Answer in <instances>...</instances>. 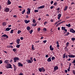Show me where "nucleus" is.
Masks as SVG:
<instances>
[{
    "mask_svg": "<svg viewBox=\"0 0 75 75\" xmlns=\"http://www.w3.org/2000/svg\"><path fill=\"white\" fill-rule=\"evenodd\" d=\"M38 71L39 72H41L42 71V72H45V68H44L43 67H42L41 68H39Z\"/></svg>",
    "mask_w": 75,
    "mask_h": 75,
    "instance_id": "nucleus-1",
    "label": "nucleus"
},
{
    "mask_svg": "<svg viewBox=\"0 0 75 75\" xmlns=\"http://www.w3.org/2000/svg\"><path fill=\"white\" fill-rule=\"evenodd\" d=\"M6 68H7V69H8V68L13 69L11 65L10 64H8L6 65Z\"/></svg>",
    "mask_w": 75,
    "mask_h": 75,
    "instance_id": "nucleus-2",
    "label": "nucleus"
},
{
    "mask_svg": "<svg viewBox=\"0 0 75 75\" xmlns=\"http://www.w3.org/2000/svg\"><path fill=\"white\" fill-rule=\"evenodd\" d=\"M4 11H5V12L8 13V12H9L10 11V8L8 7H6L4 9Z\"/></svg>",
    "mask_w": 75,
    "mask_h": 75,
    "instance_id": "nucleus-3",
    "label": "nucleus"
},
{
    "mask_svg": "<svg viewBox=\"0 0 75 75\" xmlns=\"http://www.w3.org/2000/svg\"><path fill=\"white\" fill-rule=\"evenodd\" d=\"M19 58L18 57H15L13 58V60L14 62H17V61H18L19 60Z\"/></svg>",
    "mask_w": 75,
    "mask_h": 75,
    "instance_id": "nucleus-4",
    "label": "nucleus"
},
{
    "mask_svg": "<svg viewBox=\"0 0 75 75\" xmlns=\"http://www.w3.org/2000/svg\"><path fill=\"white\" fill-rule=\"evenodd\" d=\"M27 62L28 63V64H32L33 62V60H30V59H28L27 60H26Z\"/></svg>",
    "mask_w": 75,
    "mask_h": 75,
    "instance_id": "nucleus-5",
    "label": "nucleus"
},
{
    "mask_svg": "<svg viewBox=\"0 0 75 75\" xmlns=\"http://www.w3.org/2000/svg\"><path fill=\"white\" fill-rule=\"evenodd\" d=\"M62 30H64L65 32L66 33L67 32V30L65 29V27H62Z\"/></svg>",
    "mask_w": 75,
    "mask_h": 75,
    "instance_id": "nucleus-6",
    "label": "nucleus"
},
{
    "mask_svg": "<svg viewBox=\"0 0 75 75\" xmlns=\"http://www.w3.org/2000/svg\"><path fill=\"white\" fill-rule=\"evenodd\" d=\"M65 57L66 58H68V55H66V54L65 53L63 55V58L65 59Z\"/></svg>",
    "mask_w": 75,
    "mask_h": 75,
    "instance_id": "nucleus-7",
    "label": "nucleus"
},
{
    "mask_svg": "<svg viewBox=\"0 0 75 75\" xmlns=\"http://www.w3.org/2000/svg\"><path fill=\"white\" fill-rule=\"evenodd\" d=\"M70 31L71 33H75V30H74L73 28H71L70 30Z\"/></svg>",
    "mask_w": 75,
    "mask_h": 75,
    "instance_id": "nucleus-8",
    "label": "nucleus"
},
{
    "mask_svg": "<svg viewBox=\"0 0 75 75\" xmlns=\"http://www.w3.org/2000/svg\"><path fill=\"white\" fill-rule=\"evenodd\" d=\"M45 8V6L43 5L42 6H41L40 7H39L38 8V9H41V8Z\"/></svg>",
    "mask_w": 75,
    "mask_h": 75,
    "instance_id": "nucleus-9",
    "label": "nucleus"
},
{
    "mask_svg": "<svg viewBox=\"0 0 75 75\" xmlns=\"http://www.w3.org/2000/svg\"><path fill=\"white\" fill-rule=\"evenodd\" d=\"M6 37V38H8V35L6 34L3 35L1 36V37Z\"/></svg>",
    "mask_w": 75,
    "mask_h": 75,
    "instance_id": "nucleus-10",
    "label": "nucleus"
},
{
    "mask_svg": "<svg viewBox=\"0 0 75 75\" xmlns=\"http://www.w3.org/2000/svg\"><path fill=\"white\" fill-rule=\"evenodd\" d=\"M20 39H17L16 41V42L18 44H20Z\"/></svg>",
    "mask_w": 75,
    "mask_h": 75,
    "instance_id": "nucleus-11",
    "label": "nucleus"
},
{
    "mask_svg": "<svg viewBox=\"0 0 75 75\" xmlns=\"http://www.w3.org/2000/svg\"><path fill=\"white\" fill-rule=\"evenodd\" d=\"M61 17V14L59 13L58 15V20H60V18Z\"/></svg>",
    "mask_w": 75,
    "mask_h": 75,
    "instance_id": "nucleus-12",
    "label": "nucleus"
},
{
    "mask_svg": "<svg viewBox=\"0 0 75 75\" xmlns=\"http://www.w3.org/2000/svg\"><path fill=\"white\" fill-rule=\"evenodd\" d=\"M18 67H23V64L21 63L20 62H19L18 63Z\"/></svg>",
    "mask_w": 75,
    "mask_h": 75,
    "instance_id": "nucleus-13",
    "label": "nucleus"
},
{
    "mask_svg": "<svg viewBox=\"0 0 75 75\" xmlns=\"http://www.w3.org/2000/svg\"><path fill=\"white\" fill-rule=\"evenodd\" d=\"M47 61H48V62H51V57H50L47 60Z\"/></svg>",
    "mask_w": 75,
    "mask_h": 75,
    "instance_id": "nucleus-14",
    "label": "nucleus"
},
{
    "mask_svg": "<svg viewBox=\"0 0 75 75\" xmlns=\"http://www.w3.org/2000/svg\"><path fill=\"white\" fill-rule=\"evenodd\" d=\"M58 69V66H55L54 68V71Z\"/></svg>",
    "mask_w": 75,
    "mask_h": 75,
    "instance_id": "nucleus-15",
    "label": "nucleus"
},
{
    "mask_svg": "<svg viewBox=\"0 0 75 75\" xmlns=\"http://www.w3.org/2000/svg\"><path fill=\"white\" fill-rule=\"evenodd\" d=\"M7 3L8 5H10L11 4V2L10 1V0H8Z\"/></svg>",
    "mask_w": 75,
    "mask_h": 75,
    "instance_id": "nucleus-16",
    "label": "nucleus"
},
{
    "mask_svg": "<svg viewBox=\"0 0 75 75\" xmlns=\"http://www.w3.org/2000/svg\"><path fill=\"white\" fill-rule=\"evenodd\" d=\"M24 22L26 23V24H28L30 21V20H29L28 21H27V20H25L24 21Z\"/></svg>",
    "mask_w": 75,
    "mask_h": 75,
    "instance_id": "nucleus-17",
    "label": "nucleus"
},
{
    "mask_svg": "<svg viewBox=\"0 0 75 75\" xmlns=\"http://www.w3.org/2000/svg\"><path fill=\"white\" fill-rule=\"evenodd\" d=\"M68 57H69V58H73V54H69L68 55Z\"/></svg>",
    "mask_w": 75,
    "mask_h": 75,
    "instance_id": "nucleus-18",
    "label": "nucleus"
},
{
    "mask_svg": "<svg viewBox=\"0 0 75 75\" xmlns=\"http://www.w3.org/2000/svg\"><path fill=\"white\" fill-rule=\"evenodd\" d=\"M50 50H51V51H53V50H54V48L52 47V45H51L50 46Z\"/></svg>",
    "mask_w": 75,
    "mask_h": 75,
    "instance_id": "nucleus-19",
    "label": "nucleus"
},
{
    "mask_svg": "<svg viewBox=\"0 0 75 75\" xmlns=\"http://www.w3.org/2000/svg\"><path fill=\"white\" fill-rule=\"evenodd\" d=\"M6 24L7 23L6 22H4L2 23V25L3 26H5V25H6Z\"/></svg>",
    "mask_w": 75,
    "mask_h": 75,
    "instance_id": "nucleus-20",
    "label": "nucleus"
},
{
    "mask_svg": "<svg viewBox=\"0 0 75 75\" xmlns=\"http://www.w3.org/2000/svg\"><path fill=\"white\" fill-rule=\"evenodd\" d=\"M8 60H4V62L5 64H8Z\"/></svg>",
    "mask_w": 75,
    "mask_h": 75,
    "instance_id": "nucleus-21",
    "label": "nucleus"
},
{
    "mask_svg": "<svg viewBox=\"0 0 75 75\" xmlns=\"http://www.w3.org/2000/svg\"><path fill=\"white\" fill-rule=\"evenodd\" d=\"M68 9V6H65V8L64 9V11H66Z\"/></svg>",
    "mask_w": 75,
    "mask_h": 75,
    "instance_id": "nucleus-22",
    "label": "nucleus"
},
{
    "mask_svg": "<svg viewBox=\"0 0 75 75\" xmlns=\"http://www.w3.org/2000/svg\"><path fill=\"white\" fill-rule=\"evenodd\" d=\"M26 29L28 31L29 30H30V27L29 26H28L26 28Z\"/></svg>",
    "mask_w": 75,
    "mask_h": 75,
    "instance_id": "nucleus-23",
    "label": "nucleus"
},
{
    "mask_svg": "<svg viewBox=\"0 0 75 75\" xmlns=\"http://www.w3.org/2000/svg\"><path fill=\"white\" fill-rule=\"evenodd\" d=\"M16 47L17 48H19L20 47V45L17 44Z\"/></svg>",
    "mask_w": 75,
    "mask_h": 75,
    "instance_id": "nucleus-24",
    "label": "nucleus"
},
{
    "mask_svg": "<svg viewBox=\"0 0 75 75\" xmlns=\"http://www.w3.org/2000/svg\"><path fill=\"white\" fill-rule=\"evenodd\" d=\"M5 31H10V28H6V29Z\"/></svg>",
    "mask_w": 75,
    "mask_h": 75,
    "instance_id": "nucleus-25",
    "label": "nucleus"
},
{
    "mask_svg": "<svg viewBox=\"0 0 75 75\" xmlns=\"http://www.w3.org/2000/svg\"><path fill=\"white\" fill-rule=\"evenodd\" d=\"M21 33V30H19L18 31L17 34H20Z\"/></svg>",
    "mask_w": 75,
    "mask_h": 75,
    "instance_id": "nucleus-26",
    "label": "nucleus"
},
{
    "mask_svg": "<svg viewBox=\"0 0 75 75\" xmlns=\"http://www.w3.org/2000/svg\"><path fill=\"white\" fill-rule=\"evenodd\" d=\"M32 49L33 50H35V48L34 47V45H33L32 46Z\"/></svg>",
    "mask_w": 75,
    "mask_h": 75,
    "instance_id": "nucleus-27",
    "label": "nucleus"
},
{
    "mask_svg": "<svg viewBox=\"0 0 75 75\" xmlns=\"http://www.w3.org/2000/svg\"><path fill=\"white\" fill-rule=\"evenodd\" d=\"M25 9H23L22 13V14H24V13H25Z\"/></svg>",
    "mask_w": 75,
    "mask_h": 75,
    "instance_id": "nucleus-28",
    "label": "nucleus"
},
{
    "mask_svg": "<svg viewBox=\"0 0 75 75\" xmlns=\"http://www.w3.org/2000/svg\"><path fill=\"white\" fill-rule=\"evenodd\" d=\"M51 59L52 61L55 59V57H52L51 58Z\"/></svg>",
    "mask_w": 75,
    "mask_h": 75,
    "instance_id": "nucleus-29",
    "label": "nucleus"
},
{
    "mask_svg": "<svg viewBox=\"0 0 75 75\" xmlns=\"http://www.w3.org/2000/svg\"><path fill=\"white\" fill-rule=\"evenodd\" d=\"M13 32H14V30H11V31L10 32V33H11V34H13Z\"/></svg>",
    "mask_w": 75,
    "mask_h": 75,
    "instance_id": "nucleus-30",
    "label": "nucleus"
},
{
    "mask_svg": "<svg viewBox=\"0 0 75 75\" xmlns=\"http://www.w3.org/2000/svg\"><path fill=\"white\" fill-rule=\"evenodd\" d=\"M37 25V23H36V24H32V26H33V27H35Z\"/></svg>",
    "mask_w": 75,
    "mask_h": 75,
    "instance_id": "nucleus-31",
    "label": "nucleus"
},
{
    "mask_svg": "<svg viewBox=\"0 0 75 75\" xmlns=\"http://www.w3.org/2000/svg\"><path fill=\"white\" fill-rule=\"evenodd\" d=\"M66 26H67V27H70V26H71V25L70 24V23H69V24H66Z\"/></svg>",
    "mask_w": 75,
    "mask_h": 75,
    "instance_id": "nucleus-32",
    "label": "nucleus"
},
{
    "mask_svg": "<svg viewBox=\"0 0 75 75\" xmlns=\"http://www.w3.org/2000/svg\"><path fill=\"white\" fill-rule=\"evenodd\" d=\"M13 51H14V52H15L17 51V49H16L15 48L13 49Z\"/></svg>",
    "mask_w": 75,
    "mask_h": 75,
    "instance_id": "nucleus-33",
    "label": "nucleus"
},
{
    "mask_svg": "<svg viewBox=\"0 0 75 75\" xmlns=\"http://www.w3.org/2000/svg\"><path fill=\"white\" fill-rule=\"evenodd\" d=\"M33 30H31L30 31V34H32V33H33Z\"/></svg>",
    "mask_w": 75,
    "mask_h": 75,
    "instance_id": "nucleus-34",
    "label": "nucleus"
},
{
    "mask_svg": "<svg viewBox=\"0 0 75 75\" xmlns=\"http://www.w3.org/2000/svg\"><path fill=\"white\" fill-rule=\"evenodd\" d=\"M9 48H13V46L12 45H9Z\"/></svg>",
    "mask_w": 75,
    "mask_h": 75,
    "instance_id": "nucleus-35",
    "label": "nucleus"
},
{
    "mask_svg": "<svg viewBox=\"0 0 75 75\" xmlns=\"http://www.w3.org/2000/svg\"><path fill=\"white\" fill-rule=\"evenodd\" d=\"M53 5H54V6H56L57 5V2H54V4Z\"/></svg>",
    "mask_w": 75,
    "mask_h": 75,
    "instance_id": "nucleus-36",
    "label": "nucleus"
},
{
    "mask_svg": "<svg viewBox=\"0 0 75 75\" xmlns=\"http://www.w3.org/2000/svg\"><path fill=\"white\" fill-rule=\"evenodd\" d=\"M43 31H47V28H43Z\"/></svg>",
    "mask_w": 75,
    "mask_h": 75,
    "instance_id": "nucleus-37",
    "label": "nucleus"
},
{
    "mask_svg": "<svg viewBox=\"0 0 75 75\" xmlns=\"http://www.w3.org/2000/svg\"><path fill=\"white\" fill-rule=\"evenodd\" d=\"M33 23H35V22H36V21H35V19H33Z\"/></svg>",
    "mask_w": 75,
    "mask_h": 75,
    "instance_id": "nucleus-38",
    "label": "nucleus"
},
{
    "mask_svg": "<svg viewBox=\"0 0 75 75\" xmlns=\"http://www.w3.org/2000/svg\"><path fill=\"white\" fill-rule=\"evenodd\" d=\"M31 12L29 11H27V14H30Z\"/></svg>",
    "mask_w": 75,
    "mask_h": 75,
    "instance_id": "nucleus-39",
    "label": "nucleus"
},
{
    "mask_svg": "<svg viewBox=\"0 0 75 75\" xmlns=\"http://www.w3.org/2000/svg\"><path fill=\"white\" fill-rule=\"evenodd\" d=\"M69 45V42H67L66 44V47H68Z\"/></svg>",
    "mask_w": 75,
    "mask_h": 75,
    "instance_id": "nucleus-40",
    "label": "nucleus"
},
{
    "mask_svg": "<svg viewBox=\"0 0 75 75\" xmlns=\"http://www.w3.org/2000/svg\"><path fill=\"white\" fill-rule=\"evenodd\" d=\"M27 10H28V11H30L31 12V9L28 8L27 9Z\"/></svg>",
    "mask_w": 75,
    "mask_h": 75,
    "instance_id": "nucleus-41",
    "label": "nucleus"
},
{
    "mask_svg": "<svg viewBox=\"0 0 75 75\" xmlns=\"http://www.w3.org/2000/svg\"><path fill=\"white\" fill-rule=\"evenodd\" d=\"M48 23V22L47 21H45L44 23V25H46V24H47Z\"/></svg>",
    "mask_w": 75,
    "mask_h": 75,
    "instance_id": "nucleus-42",
    "label": "nucleus"
},
{
    "mask_svg": "<svg viewBox=\"0 0 75 75\" xmlns=\"http://www.w3.org/2000/svg\"><path fill=\"white\" fill-rule=\"evenodd\" d=\"M13 67H14V68H16L17 67H16V66L14 64H13Z\"/></svg>",
    "mask_w": 75,
    "mask_h": 75,
    "instance_id": "nucleus-43",
    "label": "nucleus"
},
{
    "mask_svg": "<svg viewBox=\"0 0 75 75\" xmlns=\"http://www.w3.org/2000/svg\"><path fill=\"white\" fill-rule=\"evenodd\" d=\"M73 64H74V65L75 66V60H73V62H72Z\"/></svg>",
    "mask_w": 75,
    "mask_h": 75,
    "instance_id": "nucleus-44",
    "label": "nucleus"
},
{
    "mask_svg": "<svg viewBox=\"0 0 75 75\" xmlns=\"http://www.w3.org/2000/svg\"><path fill=\"white\" fill-rule=\"evenodd\" d=\"M47 40H45L43 41V42L44 43H46V42H47Z\"/></svg>",
    "mask_w": 75,
    "mask_h": 75,
    "instance_id": "nucleus-45",
    "label": "nucleus"
},
{
    "mask_svg": "<svg viewBox=\"0 0 75 75\" xmlns=\"http://www.w3.org/2000/svg\"><path fill=\"white\" fill-rule=\"evenodd\" d=\"M71 40H72V41H75V38H71Z\"/></svg>",
    "mask_w": 75,
    "mask_h": 75,
    "instance_id": "nucleus-46",
    "label": "nucleus"
},
{
    "mask_svg": "<svg viewBox=\"0 0 75 75\" xmlns=\"http://www.w3.org/2000/svg\"><path fill=\"white\" fill-rule=\"evenodd\" d=\"M34 12H35V13H37V12H38V10H34Z\"/></svg>",
    "mask_w": 75,
    "mask_h": 75,
    "instance_id": "nucleus-47",
    "label": "nucleus"
},
{
    "mask_svg": "<svg viewBox=\"0 0 75 75\" xmlns=\"http://www.w3.org/2000/svg\"><path fill=\"white\" fill-rule=\"evenodd\" d=\"M64 49H66V51H67V50H68V48H67V46L64 48Z\"/></svg>",
    "mask_w": 75,
    "mask_h": 75,
    "instance_id": "nucleus-48",
    "label": "nucleus"
},
{
    "mask_svg": "<svg viewBox=\"0 0 75 75\" xmlns=\"http://www.w3.org/2000/svg\"><path fill=\"white\" fill-rule=\"evenodd\" d=\"M40 31V28H39L38 29V32H39Z\"/></svg>",
    "mask_w": 75,
    "mask_h": 75,
    "instance_id": "nucleus-49",
    "label": "nucleus"
},
{
    "mask_svg": "<svg viewBox=\"0 0 75 75\" xmlns=\"http://www.w3.org/2000/svg\"><path fill=\"white\" fill-rule=\"evenodd\" d=\"M20 39L21 40H23V39H24V38L23 37H21Z\"/></svg>",
    "mask_w": 75,
    "mask_h": 75,
    "instance_id": "nucleus-50",
    "label": "nucleus"
},
{
    "mask_svg": "<svg viewBox=\"0 0 75 75\" xmlns=\"http://www.w3.org/2000/svg\"><path fill=\"white\" fill-rule=\"evenodd\" d=\"M13 17L15 18H17V16L16 15H13Z\"/></svg>",
    "mask_w": 75,
    "mask_h": 75,
    "instance_id": "nucleus-51",
    "label": "nucleus"
},
{
    "mask_svg": "<svg viewBox=\"0 0 75 75\" xmlns=\"http://www.w3.org/2000/svg\"><path fill=\"white\" fill-rule=\"evenodd\" d=\"M3 63V61L1 60H0V64H1Z\"/></svg>",
    "mask_w": 75,
    "mask_h": 75,
    "instance_id": "nucleus-52",
    "label": "nucleus"
},
{
    "mask_svg": "<svg viewBox=\"0 0 75 75\" xmlns=\"http://www.w3.org/2000/svg\"><path fill=\"white\" fill-rule=\"evenodd\" d=\"M73 74H74L75 75V70H73Z\"/></svg>",
    "mask_w": 75,
    "mask_h": 75,
    "instance_id": "nucleus-53",
    "label": "nucleus"
},
{
    "mask_svg": "<svg viewBox=\"0 0 75 75\" xmlns=\"http://www.w3.org/2000/svg\"><path fill=\"white\" fill-rule=\"evenodd\" d=\"M54 7V6H51L50 7V9H52Z\"/></svg>",
    "mask_w": 75,
    "mask_h": 75,
    "instance_id": "nucleus-54",
    "label": "nucleus"
},
{
    "mask_svg": "<svg viewBox=\"0 0 75 75\" xmlns=\"http://www.w3.org/2000/svg\"><path fill=\"white\" fill-rule=\"evenodd\" d=\"M57 10V11H59L60 10V8H58L57 9H56Z\"/></svg>",
    "mask_w": 75,
    "mask_h": 75,
    "instance_id": "nucleus-55",
    "label": "nucleus"
},
{
    "mask_svg": "<svg viewBox=\"0 0 75 75\" xmlns=\"http://www.w3.org/2000/svg\"><path fill=\"white\" fill-rule=\"evenodd\" d=\"M53 3H54V1H52L50 2V3H51V4H53Z\"/></svg>",
    "mask_w": 75,
    "mask_h": 75,
    "instance_id": "nucleus-56",
    "label": "nucleus"
},
{
    "mask_svg": "<svg viewBox=\"0 0 75 75\" xmlns=\"http://www.w3.org/2000/svg\"><path fill=\"white\" fill-rule=\"evenodd\" d=\"M71 5H72V4H75V3H74V2L73 1L72 2L71 4Z\"/></svg>",
    "mask_w": 75,
    "mask_h": 75,
    "instance_id": "nucleus-57",
    "label": "nucleus"
},
{
    "mask_svg": "<svg viewBox=\"0 0 75 75\" xmlns=\"http://www.w3.org/2000/svg\"><path fill=\"white\" fill-rule=\"evenodd\" d=\"M69 32H67L66 35H67V36H68V35H69Z\"/></svg>",
    "mask_w": 75,
    "mask_h": 75,
    "instance_id": "nucleus-58",
    "label": "nucleus"
},
{
    "mask_svg": "<svg viewBox=\"0 0 75 75\" xmlns=\"http://www.w3.org/2000/svg\"><path fill=\"white\" fill-rule=\"evenodd\" d=\"M33 57H30V61H31V60H33Z\"/></svg>",
    "mask_w": 75,
    "mask_h": 75,
    "instance_id": "nucleus-59",
    "label": "nucleus"
},
{
    "mask_svg": "<svg viewBox=\"0 0 75 75\" xmlns=\"http://www.w3.org/2000/svg\"><path fill=\"white\" fill-rule=\"evenodd\" d=\"M33 60L35 61H37V60H36V59H35V58H33Z\"/></svg>",
    "mask_w": 75,
    "mask_h": 75,
    "instance_id": "nucleus-60",
    "label": "nucleus"
},
{
    "mask_svg": "<svg viewBox=\"0 0 75 75\" xmlns=\"http://www.w3.org/2000/svg\"><path fill=\"white\" fill-rule=\"evenodd\" d=\"M19 75H23V74L22 73V72H21L20 73Z\"/></svg>",
    "mask_w": 75,
    "mask_h": 75,
    "instance_id": "nucleus-61",
    "label": "nucleus"
},
{
    "mask_svg": "<svg viewBox=\"0 0 75 75\" xmlns=\"http://www.w3.org/2000/svg\"><path fill=\"white\" fill-rule=\"evenodd\" d=\"M45 57L46 58H47L48 57V54H46L45 56Z\"/></svg>",
    "mask_w": 75,
    "mask_h": 75,
    "instance_id": "nucleus-62",
    "label": "nucleus"
},
{
    "mask_svg": "<svg viewBox=\"0 0 75 75\" xmlns=\"http://www.w3.org/2000/svg\"><path fill=\"white\" fill-rule=\"evenodd\" d=\"M18 8H22V7L21 6H18Z\"/></svg>",
    "mask_w": 75,
    "mask_h": 75,
    "instance_id": "nucleus-63",
    "label": "nucleus"
},
{
    "mask_svg": "<svg viewBox=\"0 0 75 75\" xmlns=\"http://www.w3.org/2000/svg\"><path fill=\"white\" fill-rule=\"evenodd\" d=\"M64 72H65V73H67V70H65L64 71Z\"/></svg>",
    "mask_w": 75,
    "mask_h": 75,
    "instance_id": "nucleus-64",
    "label": "nucleus"
}]
</instances>
